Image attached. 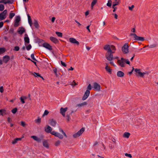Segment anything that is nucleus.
I'll return each mask as SVG.
<instances>
[{
  "label": "nucleus",
  "mask_w": 158,
  "mask_h": 158,
  "mask_svg": "<svg viewBox=\"0 0 158 158\" xmlns=\"http://www.w3.org/2000/svg\"><path fill=\"white\" fill-rule=\"evenodd\" d=\"M157 46V44H151L150 45H148L147 47H149V48H153L156 47Z\"/></svg>",
  "instance_id": "obj_31"
},
{
  "label": "nucleus",
  "mask_w": 158,
  "mask_h": 158,
  "mask_svg": "<svg viewBox=\"0 0 158 158\" xmlns=\"http://www.w3.org/2000/svg\"><path fill=\"white\" fill-rule=\"evenodd\" d=\"M7 12V10H5L0 13V21L6 18Z\"/></svg>",
  "instance_id": "obj_7"
},
{
  "label": "nucleus",
  "mask_w": 158,
  "mask_h": 158,
  "mask_svg": "<svg viewBox=\"0 0 158 158\" xmlns=\"http://www.w3.org/2000/svg\"><path fill=\"white\" fill-rule=\"evenodd\" d=\"M56 136L57 137L60 139H62L63 138V136L58 132H57Z\"/></svg>",
  "instance_id": "obj_30"
},
{
  "label": "nucleus",
  "mask_w": 158,
  "mask_h": 158,
  "mask_svg": "<svg viewBox=\"0 0 158 158\" xmlns=\"http://www.w3.org/2000/svg\"><path fill=\"white\" fill-rule=\"evenodd\" d=\"M31 137L33 139L37 141L38 143H40L42 139L44 138V136H42L40 138H39L36 136L33 135L31 136Z\"/></svg>",
  "instance_id": "obj_8"
},
{
  "label": "nucleus",
  "mask_w": 158,
  "mask_h": 158,
  "mask_svg": "<svg viewBox=\"0 0 158 158\" xmlns=\"http://www.w3.org/2000/svg\"><path fill=\"white\" fill-rule=\"evenodd\" d=\"M104 49L105 50H107V52H112L111 49V45L110 46L109 45H107L105 46L104 47Z\"/></svg>",
  "instance_id": "obj_15"
},
{
  "label": "nucleus",
  "mask_w": 158,
  "mask_h": 158,
  "mask_svg": "<svg viewBox=\"0 0 158 158\" xmlns=\"http://www.w3.org/2000/svg\"><path fill=\"white\" fill-rule=\"evenodd\" d=\"M134 6L133 5H132L131 6L129 7V9L130 10H133V9L134 7Z\"/></svg>",
  "instance_id": "obj_60"
},
{
  "label": "nucleus",
  "mask_w": 158,
  "mask_h": 158,
  "mask_svg": "<svg viewBox=\"0 0 158 158\" xmlns=\"http://www.w3.org/2000/svg\"><path fill=\"white\" fill-rule=\"evenodd\" d=\"M19 30L18 31V32L20 34H23L24 32H25V30L23 27H21L19 28Z\"/></svg>",
  "instance_id": "obj_23"
},
{
  "label": "nucleus",
  "mask_w": 158,
  "mask_h": 158,
  "mask_svg": "<svg viewBox=\"0 0 158 158\" xmlns=\"http://www.w3.org/2000/svg\"><path fill=\"white\" fill-rule=\"evenodd\" d=\"M27 17L30 26L31 27L32 24V23L31 17L29 14L27 15Z\"/></svg>",
  "instance_id": "obj_22"
},
{
  "label": "nucleus",
  "mask_w": 158,
  "mask_h": 158,
  "mask_svg": "<svg viewBox=\"0 0 158 158\" xmlns=\"http://www.w3.org/2000/svg\"><path fill=\"white\" fill-rule=\"evenodd\" d=\"M4 9V6L3 5L0 4V11H3Z\"/></svg>",
  "instance_id": "obj_43"
},
{
  "label": "nucleus",
  "mask_w": 158,
  "mask_h": 158,
  "mask_svg": "<svg viewBox=\"0 0 158 158\" xmlns=\"http://www.w3.org/2000/svg\"><path fill=\"white\" fill-rule=\"evenodd\" d=\"M31 48V44L28 45L26 47V49L27 50H30Z\"/></svg>",
  "instance_id": "obj_52"
},
{
  "label": "nucleus",
  "mask_w": 158,
  "mask_h": 158,
  "mask_svg": "<svg viewBox=\"0 0 158 158\" xmlns=\"http://www.w3.org/2000/svg\"><path fill=\"white\" fill-rule=\"evenodd\" d=\"M5 51V48H0V54L4 53Z\"/></svg>",
  "instance_id": "obj_32"
},
{
  "label": "nucleus",
  "mask_w": 158,
  "mask_h": 158,
  "mask_svg": "<svg viewBox=\"0 0 158 158\" xmlns=\"http://www.w3.org/2000/svg\"><path fill=\"white\" fill-rule=\"evenodd\" d=\"M94 89L97 91L99 92L101 91V86L98 83L96 82H94L93 83V86L92 88L90 84H89V90L92 89Z\"/></svg>",
  "instance_id": "obj_2"
},
{
  "label": "nucleus",
  "mask_w": 158,
  "mask_h": 158,
  "mask_svg": "<svg viewBox=\"0 0 158 158\" xmlns=\"http://www.w3.org/2000/svg\"><path fill=\"white\" fill-rule=\"evenodd\" d=\"M125 156H126L130 158H131L132 157L131 155L130 154H128L126 153L125 154Z\"/></svg>",
  "instance_id": "obj_53"
},
{
  "label": "nucleus",
  "mask_w": 158,
  "mask_h": 158,
  "mask_svg": "<svg viewBox=\"0 0 158 158\" xmlns=\"http://www.w3.org/2000/svg\"><path fill=\"white\" fill-rule=\"evenodd\" d=\"M89 96V85L87 86V89L85 92L82 99L83 100H85Z\"/></svg>",
  "instance_id": "obj_9"
},
{
  "label": "nucleus",
  "mask_w": 158,
  "mask_h": 158,
  "mask_svg": "<svg viewBox=\"0 0 158 158\" xmlns=\"http://www.w3.org/2000/svg\"><path fill=\"white\" fill-rule=\"evenodd\" d=\"M105 69L109 73H111L112 70L110 69V67L108 66V64H106V66L105 67Z\"/></svg>",
  "instance_id": "obj_24"
},
{
  "label": "nucleus",
  "mask_w": 158,
  "mask_h": 158,
  "mask_svg": "<svg viewBox=\"0 0 158 158\" xmlns=\"http://www.w3.org/2000/svg\"><path fill=\"white\" fill-rule=\"evenodd\" d=\"M47 127L45 129V131L47 133H50L52 130V127L48 125L47 126Z\"/></svg>",
  "instance_id": "obj_18"
},
{
  "label": "nucleus",
  "mask_w": 158,
  "mask_h": 158,
  "mask_svg": "<svg viewBox=\"0 0 158 158\" xmlns=\"http://www.w3.org/2000/svg\"><path fill=\"white\" fill-rule=\"evenodd\" d=\"M49 113V112L47 110H45L44 111V113L43 115V116L44 117L45 115H47L48 113Z\"/></svg>",
  "instance_id": "obj_42"
},
{
  "label": "nucleus",
  "mask_w": 158,
  "mask_h": 158,
  "mask_svg": "<svg viewBox=\"0 0 158 158\" xmlns=\"http://www.w3.org/2000/svg\"><path fill=\"white\" fill-rule=\"evenodd\" d=\"M33 75L35 77H40V75L38 73L34 72V73H32Z\"/></svg>",
  "instance_id": "obj_36"
},
{
  "label": "nucleus",
  "mask_w": 158,
  "mask_h": 158,
  "mask_svg": "<svg viewBox=\"0 0 158 158\" xmlns=\"http://www.w3.org/2000/svg\"><path fill=\"white\" fill-rule=\"evenodd\" d=\"M60 143V141L59 140H57L55 143V145L56 146H58L59 145Z\"/></svg>",
  "instance_id": "obj_44"
},
{
  "label": "nucleus",
  "mask_w": 158,
  "mask_h": 158,
  "mask_svg": "<svg viewBox=\"0 0 158 158\" xmlns=\"http://www.w3.org/2000/svg\"><path fill=\"white\" fill-rule=\"evenodd\" d=\"M43 45V46L46 48L50 50H52V47L49 44L45 43H44Z\"/></svg>",
  "instance_id": "obj_14"
},
{
  "label": "nucleus",
  "mask_w": 158,
  "mask_h": 158,
  "mask_svg": "<svg viewBox=\"0 0 158 158\" xmlns=\"http://www.w3.org/2000/svg\"><path fill=\"white\" fill-rule=\"evenodd\" d=\"M50 39L55 44L58 43L59 42L57 39L52 36L50 37Z\"/></svg>",
  "instance_id": "obj_19"
},
{
  "label": "nucleus",
  "mask_w": 158,
  "mask_h": 158,
  "mask_svg": "<svg viewBox=\"0 0 158 158\" xmlns=\"http://www.w3.org/2000/svg\"><path fill=\"white\" fill-rule=\"evenodd\" d=\"M135 40L137 41H143L144 40V38L142 37L137 36Z\"/></svg>",
  "instance_id": "obj_25"
},
{
  "label": "nucleus",
  "mask_w": 158,
  "mask_h": 158,
  "mask_svg": "<svg viewBox=\"0 0 158 158\" xmlns=\"http://www.w3.org/2000/svg\"><path fill=\"white\" fill-rule=\"evenodd\" d=\"M4 89L3 88V87L2 86H1L0 87V92L1 93H2L3 92Z\"/></svg>",
  "instance_id": "obj_55"
},
{
  "label": "nucleus",
  "mask_w": 158,
  "mask_h": 158,
  "mask_svg": "<svg viewBox=\"0 0 158 158\" xmlns=\"http://www.w3.org/2000/svg\"><path fill=\"white\" fill-rule=\"evenodd\" d=\"M97 0H93L91 4V8L92 9H93V7L94 5L96 3Z\"/></svg>",
  "instance_id": "obj_26"
},
{
  "label": "nucleus",
  "mask_w": 158,
  "mask_h": 158,
  "mask_svg": "<svg viewBox=\"0 0 158 158\" xmlns=\"http://www.w3.org/2000/svg\"><path fill=\"white\" fill-rule=\"evenodd\" d=\"M125 63L127 64H130V61L128 59L121 58V59H119L117 61V63L118 65L122 67H124L125 66Z\"/></svg>",
  "instance_id": "obj_1"
},
{
  "label": "nucleus",
  "mask_w": 158,
  "mask_h": 158,
  "mask_svg": "<svg viewBox=\"0 0 158 158\" xmlns=\"http://www.w3.org/2000/svg\"><path fill=\"white\" fill-rule=\"evenodd\" d=\"M111 0H109L108 1V3H107V6H110L111 5Z\"/></svg>",
  "instance_id": "obj_48"
},
{
  "label": "nucleus",
  "mask_w": 158,
  "mask_h": 158,
  "mask_svg": "<svg viewBox=\"0 0 158 158\" xmlns=\"http://www.w3.org/2000/svg\"><path fill=\"white\" fill-rule=\"evenodd\" d=\"M60 62L62 66H63L64 67L66 66V64L64 62H63L62 61H61Z\"/></svg>",
  "instance_id": "obj_59"
},
{
  "label": "nucleus",
  "mask_w": 158,
  "mask_h": 158,
  "mask_svg": "<svg viewBox=\"0 0 158 158\" xmlns=\"http://www.w3.org/2000/svg\"><path fill=\"white\" fill-rule=\"evenodd\" d=\"M51 133L52 135H54L55 136H56L57 133V132L55 131H52L51 132Z\"/></svg>",
  "instance_id": "obj_57"
},
{
  "label": "nucleus",
  "mask_w": 158,
  "mask_h": 158,
  "mask_svg": "<svg viewBox=\"0 0 158 158\" xmlns=\"http://www.w3.org/2000/svg\"><path fill=\"white\" fill-rule=\"evenodd\" d=\"M135 72L138 73L139 75L141 77H143L145 75H148L149 74V73L148 72H141L139 69H135Z\"/></svg>",
  "instance_id": "obj_6"
},
{
  "label": "nucleus",
  "mask_w": 158,
  "mask_h": 158,
  "mask_svg": "<svg viewBox=\"0 0 158 158\" xmlns=\"http://www.w3.org/2000/svg\"><path fill=\"white\" fill-rule=\"evenodd\" d=\"M1 3H3L5 4L7 3L12 4L13 3V1L12 0H7L6 1V0H2L0 2Z\"/></svg>",
  "instance_id": "obj_17"
},
{
  "label": "nucleus",
  "mask_w": 158,
  "mask_h": 158,
  "mask_svg": "<svg viewBox=\"0 0 158 158\" xmlns=\"http://www.w3.org/2000/svg\"><path fill=\"white\" fill-rule=\"evenodd\" d=\"M41 118L38 117V119L35 120V122L36 123H40L41 122Z\"/></svg>",
  "instance_id": "obj_41"
},
{
  "label": "nucleus",
  "mask_w": 158,
  "mask_h": 158,
  "mask_svg": "<svg viewBox=\"0 0 158 158\" xmlns=\"http://www.w3.org/2000/svg\"><path fill=\"white\" fill-rule=\"evenodd\" d=\"M67 110V107H65V108L61 107L60 108V113L62 114L63 117H65V113Z\"/></svg>",
  "instance_id": "obj_11"
},
{
  "label": "nucleus",
  "mask_w": 158,
  "mask_h": 158,
  "mask_svg": "<svg viewBox=\"0 0 158 158\" xmlns=\"http://www.w3.org/2000/svg\"><path fill=\"white\" fill-rule=\"evenodd\" d=\"M113 15H114V18L115 19H118V15L116 14H112Z\"/></svg>",
  "instance_id": "obj_64"
},
{
  "label": "nucleus",
  "mask_w": 158,
  "mask_h": 158,
  "mask_svg": "<svg viewBox=\"0 0 158 158\" xmlns=\"http://www.w3.org/2000/svg\"><path fill=\"white\" fill-rule=\"evenodd\" d=\"M20 20V17L19 16H17L16 17L15 20V23H14V26L17 27L19 25V23Z\"/></svg>",
  "instance_id": "obj_10"
},
{
  "label": "nucleus",
  "mask_w": 158,
  "mask_h": 158,
  "mask_svg": "<svg viewBox=\"0 0 158 158\" xmlns=\"http://www.w3.org/2000/svg\"><path fill=\"white\" fill-rule=\"evenodd\" d=\"M111 49L113 51H115L116 50V48L113 45H111Z\"/></svg>",
  "instance_id": "obj_50"
},
{
  "label": "nucleus",
  "mask_w": 158,
  "mask_h": 158,
  "mask_svg": "<svg viewBox=\"0 0 158 158\" xmlns=\"http://www.w3.org/2000/svg\"><path fill=\"white\" fill-rule=\"evenodd\" d=\"M69 42L73 44H76L78 45L79 44V42L77 41L76 39L73 38H70L69 39Z\"/></svg>",
  "instance_id": "obj_12"
},
{
  "label": "nucleus",
  "mask_w": 158,
  "mask_h": 158,
  "mask_svg": "<svg viewBox=\"0 0 158 158\" xmlns=\"http://www.w3.org/2000/svg\"><path fill=\"white\" fill-rule=\"evenodd\" d=\"M34 25L36 28H38L39 24L38 22L36 20H35L34 22Z\"/></svg>",
  "instance_id": "obj_34"
},
{
  "label": "nucleus",
  "mask_w": 158,
  "mask_h": 158,
  "mask_svg": "<svg viewBox=\"0 0 158 158\" xmlns=\"http://www.w3.org/2000/svg\"><path fill=\"white\" fill-rule=\"evenodd\" d=\"M10 60V57L6 55L3 57V61L6 63H7Z\"/></svg>",
  "instance_id": "obj_16"
},
{
  "label": "nucleus",
  "mask_w": 158,
  "mask_h": 158,
  "mask_svg": "<svg viewBox=\"0 0 158 158\" xmlns=\"http://www.w3.org/2000/svg\"><path fill=\"white\" fill-rule=\"evenodd\" d=\"M130 133L128 132H125L123 136L125 137L128 138L130 135Z\"/></svg>",
  "instance_id": "obj_33"
},
{
  "label": "nucleus",
  "mask_w": 158,
  "mask_h": 158,
  "mask_svg": "<svg viewBox=\"0 0 158 158\" xmlns=\"http://www.w3.org/2000/svg\"><path fill=\"white\" fill-rule=\"evenodd\" d=\"M50 124L53 127H55L57 123L56 120L53 119H50L49 120Z\"/></svg>",
  "instance_id": "obj_13"
},
{
  "label": "nucleus",
  "mask_w": 158,
  "mask_h": 158,
  "mask_svg": "<svg viewBox=\"0 0 158 158\" xmlns=\"http://www.w3.org/2000/svg\"><path fill=\"white\" fill-rule=\"evenodd\" d=\"M117 75L118 77H122L124 76V74L123 72L121 71H118L117 72Z\"/></svg>",
  "instance_id": "obj_20"
},
{
  "label": "nucleus",
  "mask_w": 158,
  "mask_h": 158,
  "mask_svg": "<svg viewBox=\"0 0 158 158\" xmlns=\"http://www.w3.org/2000/svg\"><path fill=\"white\" fill-rule=\"evenodd\" d=\"M56 33L59 37H62V34L61 32L58 31H56Z\"/></svg>",
  "instance_id": "obj_39"
},
{
  "label": "nucleus",
  "mask_w": 158,
  "mask_h": 158,
  "mask_svg": "<svg viewBox=\"0 0 158 158\" xmlns=\"http://www.w3.org/2000/svg\"><path fill=\"white\" fill-rule=\"evenodd\" d=\"M31 58L33 60H35V61H36V59L34 57V54H31Z\"/></svg>",
  "instance_id": "obj_54"
},
{
  "label": "nucleus",
  "mask_w": 158,
  "mask_h": 158,
  "mask_svg": "<svg viewBox=\"0 0 158 158\" xmlns=\"http://www.w3.org/2000/svg\"><path fill=\"white\" fill-rule=\"evenodd\" d=\"M129 46L127 43H126L122 47V52L125 54H127L129 52L128 50Z\"/></svg>",
  "instance_id": "obj_4"
},
{
  "label": "nucleus",
  "mask_w": 158,
  "mask_h": 158,
  "mask_svg": "<svg viewBox=\"0 0 158 158\" xmlns=\"http://www.w3.org/2000/svg\"><path fill=\"white\" fill-rule=\"evenodd\" d=\"M43 146L46 148H49V145L47 141L46 140L43 142Z\"/></svg>",
  "instance_id": "obj_27"
},
{
  "label": "nucleus",
  "mask_w": 158,
  "mask_h": 158,
  "mask_svg": "<svg viewBox=\"0 0 158 158\" xmlns=\"http://www.w3.org/2000/svg\"><path fill=\"white\" fill-rule=\"evenodd\" d=\"M14 30L13 28H11L10 29L9 32L10 33H13L14 32Z\"/></svg>",
  "instance_id": "obj_61"
},
{
  "label": "nucleus",
  "mask_w": 158,
  "mask_h": 158,
  "mask_svg": "<svg viewBox=\"0 0 158 158\" xmlns=\"http://www.w3.org/2000/svg\"><path fill=\"white\" fill-rule=\"evenodd\" d=\"M54 72L56 74V76H57V69L56 68H54L53 69Z\"/></svg>",
  "instance_id": "obj_56"
},
{
  "label": "nucleus",
  "mask_w": 158,
  "mask_h": 158,
  "mask_svg": "<svg viewBox=\"0 0 158 158\" xmlns=\"http://www.w3.org/2000/svg\"><path fill=\"white\" fill-rule=\"evenodd\" d=\"M119 2H118L116 1L114 2H113V4L112 6V8H114V6H116L118 5L119 4Z\"/></svg>",
  "instance_id": "obj_46"
},
{
  "label": "nucleus",
  "mask_w": 158,
  "mask_h": 158,
  "mask_svg": "<svg viewBox=\"0 0 158 158\" xmlns=\"http://www.w3.org/2000/svg\"><path fill=\"white\" fill-rule=\"evenodd\" d=\"M110 63L114 67L116 66V65L114 64V63L113 61H110Z\"/></svg>",
  "instance_id": "obj_63"
},
{
  "label": "nucleus",
  "mask_w": 158,
  "mask_h": 158,
  "mask_svg": "<svg viewBox=\"0 0 158 158\" xmlns=\"http://www.w3.org/2000/svg\"><path fill=\"white\" fill-rule=\"evenodd\" d=\"M130 36H133L134 38H135V40L136 39L137 37V35L135 33H131L130 34Z\"/></svg>",
  "instance_id": "obj_45"
},
{
  "label": "nucleus",
  "mask_w": 158,
  "mask_h": 158,
  "mask_svg": "<svg viewBox=\"0 0 158 158\" xmlns=\"http://www.w3.org/2000/svg\"><path fill=\"white\" fill-rule=\"evenodd\" d=\"M25 37L24 38V40L25 41V42L28 44L30 42L29 38L28 37L27 34H25Z\"/></svg>",
  "instance_id": "obj_21"
},
{
  "label": "nucleus",
  "mask_w": 158,
  "mask_h": 158,
  "mask_svg": "<svg viewBox=\"0 0 158 158\" xmlns=\"http://www.w3.org/2000/svg\"><path fill=\"white\" fill-rule=\"evenodd\" d=\"M67 119L68 121H69L70 119V117L69 114H67Z\"/></svg>",
  "instance_id": "obj_51"
},
{
  "label": "nucleus",
  "mask_w": 158,
  "mask_h": 158,
  "mask_svg": "<svg viewBox=\"0 0 158 158\" xmlns=\"http://www.w3.org/2000/svg\"><path fill=\"white\" fill-rule=\"evenodd\" d=\"M23 98L22 97H21L20 98V99L21 100V102L23 104L25 103L24 99H26L27 98L25 96H23Z\"/></svg>",
  "instance_id": "obj_37"
},
{
  "label": "nucleus",
  "mask_w": 158,
  "mask_h": 158,
  "mask_svg": "<svg viewBox=\"0 0 158 158\" xmlns=\"http://www.w3.org/2000/svg\"><path fill=\"white\" fill-rule=\"evenodd\" d=\"M17 110V109L16 108H15L12 110V112L13 114H15Z\"/></svg>",
  "instance_id": "obj_47"
},
{
  "label": "nucleus",
  "mask_w": 158,
  "mask_h": 158,
  "mask_svg": "<svg viewBox=\"0 0 158 158\" xmlns=\"http://www.w3.org/2000/svg\"><path fill=\"white\" fill-rule=\"evenodd\" d=\"M85 130L84 127L82 128L79 131L77 132L74 133L73 135V137L74 138H77L81 136V135L83 133Z\"/></svg>",
  "instance_id": "obj_3"
},
{
  "label": "nucleus",
  "mask_w": 158,
  "mask_h": 158,
  "mask_svg": "<svg viewBox=\"0 0 158 158\" xmlns=\"http://www.w3.org/2000/svg\"><path fill=\"white\" fill-rule=\"evenodd\" d=\"M21 140V138H17L15 139L12 142V143L13 144H15L16 143H17V142L19 140Z\"/></svg>",
  "instance_id": "obj_28"
},
{
  "label": "nucleus",
  "mask_w": 158,
  "mask_h": 158,
  "mask_svg": "<svg viewBox=\"0 0 158 158\" xmlns=\"http://www.w3.org/2000/svg\"><path fill=\"white\" fill-rule=\"evenodd\" d=\"M3 25V22H0V28L2 27Z\"/></svg>",
  "instance_id": "obj_62"
},
{
  "label": "nucleus",
  "mask_w": 158,
  "mask_h": 158,
  "mask_svg": "<svg viewBox=\"0 0 158 158\" xmlns=\"http://www.w3.org/2000/svg\"><path fill=\"white\" fill-rule=\"evenodd\" d=\"M6 110L5 109L0 110V115H3V113L5 114Z\"/></svg>",
  "instance_id": "obj_38"
},
{
  "label": "nucleus",
  "mask_w": 158,
  "mask_h": 158,
  "mask_svg": "<svg viewBox=\"0 0 158 158\" xmlns=\"http://www.w3.org/2000/svg\"><path fill=\"white\" fill-rule=\"evenodd\" d=\"M87 104V103L86 102H85L83 103L78 104L77 106H78L79 107H81L82 106L86 105Z\"/></svg>",
  "instance_id": "obj_29"
},
{
  "label": "nucleus",
  "mask_w": 158,
  "mask_h": 158,
  "mask_svg": "<svg viewBox=\"0 0 158 158\" xmlns=\"http://www.w3.org/2000/svg\"><path fill=\"white\" fill-rule=\"evenodd\" d=\"M19 49V48L18 46H15V47L14 50L15 51H18Z\"/></svg>",
  "instance_id": "obj_49"
},
{
  "label": "nucleus",
  "mask_w": 158,
  "mask_h": 158,
  "mask_svg": "<svg viewBox=\"0 0 158 158\" xmlns=\"http://www.w3.org/2000/svg\"><path fill=\"white\" fill-rule=\"evenodd\" d=\"M21 125L23 127H25L26 126V124L23 121H21Z\"/></svg>",
  "instance_id": "obj_58"
},
{
  "label": "nucleus",
  "mask_w": 158,
  "mask_h": 158,
  "mask_svg": "<svg viewBox=\"0 0 158 158\" xmlns=\"http://www.w3.org/2000/svg\"><path fill=\"white\" fill-rule=\"evenodd\" d=\"M105 56L106 59L109 61H111L113 59L112 52H107Z\"/></svg>",
  "instance_id": "obj_5"
},
{
  "label": "nucleus",
  "mask_w": 158,
  "mask_h": 158,
  "mask_svg": "<svg viewBox=\"0 0 158 158\" xmlns=\"http://www.w3.org/2000/svg\"><path fill=\"white\" fill-rule=\"evenodd\" d=\"M59 131L60 132H62L64 135L66 137H67V136L65 133L64 131L61 128H59Z\"/></svg>",
  "instance_id": "obj_40"
},
{
  "label": "nucleus",
  "mask_w": 158,
  "mask_h": 158,
  "mask_svg": "<svg viewBox=\"0 0 158 158\" xmlns=\"http://www.w3.org/2000/svg\"><path fill=\"white\" fill-rule=\"evenodd\" d=\"M15 13H10L9 14V18L10 19H12L15 16Z\"/></svg>",
  "instance_id": "obj_35"
}]
</instances>
